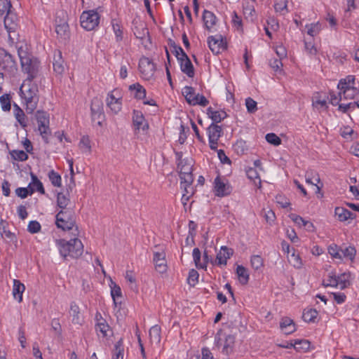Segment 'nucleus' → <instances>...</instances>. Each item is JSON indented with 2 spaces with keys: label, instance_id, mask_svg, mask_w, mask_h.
<instances>
[{
  "label": "nucleus",
  "instance_id": "1",
  "mask_svg": "<svg viewBox=\"0 0 359 359\" xmlns=\"http://www.w3.org/2000/svg\"><path fill=\"white\" fill-rule=\"evenodd\" d=\"M28 75L27 80L22 84L20 92L22 98L25 100L26 111L28 114H32L36 109L39 102V89L35 83L32 81L34 78L30 79Z\"/></svg>",
  "mask_w": 359,
  "mask_h": 359
},
{
  "label": "nucleus",
  "instance_id": "2",
  "mask_svg": "<svg viewBox=\"0 0 359 359\" xmlns=\"http://www.w3.org/2000/svg\"><path fill=\"white\" fill-rule=\"evenodd\" d=\"M15 46L18 55L20 60L22 69L32 78H35L38 72V65L36 61L32 58L29 53L27 44L25 41L18 43Z\"/></svg>",
  "mask_w": 359,
  "mask_h": 359
},
{
  "label": "nucleus",
  "instance_id": "3",
  "mask_svg": "<svg viewBox=\"0 0 359 359\" xmlns=\"http://www.w3.org/2000/svg\"><path fill=\"white\" fill-rule=\"evenodd\" d=\"M56 243L61 256L64 258H78L83 252V243L78 238H75L69 241L64 239L56 240Z\"/></svg>",
  "mask_w": 359,
  "mask_h": 359
},
{
  "label": "nucleus",
  "instance_id": "4",
  "mask_svg": "<svg viewBox=\"0 0 359 359\" xmlns=\"http://www.w3.org/2000/svg\"><path fill=\"white\" fill-rule=\"evenodd\" d=\"M55 224L57 228L64 231L73 229L76 226L74 212L73 209L60 210L56 215Z\"/></svg>",
  "mask_w": 359,
  "mask_h": 359
},
{
  "label": "nucleus",
  "instance_id": "5",
  "mask_svg": "<svg viewBox=\"0 0 359 359\" xmlns=\"http://www.w3.org/2000/svg\"><path fill=\"white\" fill-rule=\"evenodd\" d=\"M99 22L100 16L94 10L83 11L80 17L81 25L87 31L93 30L98 26Z\"/></svg>",
  "mask_w": 359,
  "mask_h": 359
},
{
  "label": "nucleus",
  "instance_id": "6",
  "mask_svg": "<svg viewBox=\"0 0 359 359\" xmlns=\"http://www.w3.org/2000/svg\"><path fill=\"white\" fill-rule=\"evenodd\" d=\"M67 17V13L61 11L57 13L55 19V32L57 36L62 40H67L70 36L69 27L66 20Z\"/></svg>",
  "mask_w": 359,
  "mask_h": 359
},
{
  "label": "nucleus",
  "instance_id": "7",
  "mask_svg": "<svg viewBox=\"0 0 359 359\" xmlns=\"http://www.w3.org/2000/svg\"><path fill=\"white\" fill-rule=\"evenodd\" d=\"M193 159L187 158L177 163V168L180 170V177L182 183H193Z\"/></svg>",
  "mask_w": 359,
  "mask_h": 359
},
{
  "label": "nucleus",
  "instance_id": "8",
  "mask_svg": "<svg viewBox=\"0 0 359 359\" xmlns=\"http://www.w3.org/2000/svg\"><path fill=\"white\" fill-rule=\"evenodd\" d=\"M38 123V130L42 138L47 142L48 137L50 134L49 128V115L43 111H37L35 114Z\"/></svg>",
  "mask_w": 359,
  "mask_h": 359
},
{
  "label": "nucleus",
  "instance_id": "9",
  "mask_svg": "<svg viewBox=\"0 0 359 359\" xmlns=\"http://www.w3.org/2000/svg\"><path fill=\"white\" fill-rule=\"evenodd\" d=\"M209 146L212 150H217L218 140L223 135L222 128L220 126L214 123L208 128Z\"/></svg>",
  "mask_w": 359,
  "mask_h": 359
},
{
  "label": "nucleus",
  "instance_id": "10",
  "mask_svg": "<svg viewBox=\"0 0 359 359\" xmlns=\"http://www.w3.org/2000/svg\"><path fill=\"white\" fill-rule=\"evenodd\" d=\"M155 69V65L149 57H142L140 58L139 70L144 79L149 80L153 76Z\"/></svg>",
  "mask_w": 359,
  "mask_h": 359
},
{
  "label": "nucleus",
  "instance_id": "11",
  "mask_svg": "<svg viewBox=\"0 0 359 359\" xmlns=\"http://www.w3.org/2000/svg\"><path fill=\"white\" fill-rule=\"evenodd\" d=\"M107 105L111 111L117 114L121 109V96L118 89H114L108 93L107 98Z\"/></svg>",
  "mask_w": 359,
  "mask_h": 359
},
{
  "label": "nucleus",
  "instance_id": "12",
  "mask_svg": "<svg viewBox=\"0 0 359 359\" xmlns=\"http://www.w3.org/2000/svg\"><path fill=\"white\" fill-rule=\"evenodd\" d=\"M210 49L214 54H218L226 48V42L221 34L210 36L208 38Z\"/></svg>",
  "mask_w": 359,
  "mask_h": 359
},
{
  "label": "nucleus",
  "instance_id": "13",
  "mask_svg": "<svg viewBox=\"0 0 359 359\" xmlns=\"http://www.w3.org/2000/svg\"><path fill=\"white\" fill-rule=\"evenodd\" d=\"M90 110L93 121H97V124L101 125L100 119L104 116L102 101L97 97H94L91 102Z\"/></svg>",
  "mask_w": 359,
  "mask_h": 359
},
{
  "label": "nucleus",
  "instance_id": "14",
  "mask_svg": "<svg viewBox=\"0 0 359 359\" xmlns=\"http://www.w3.org/2000/svg\"><path fill=\"white\" fill-rule=\"evenodd\" d=\"M215 191L216 196L223 197L230 194L231 189L228 183L218 176L215 180Z\"/></svg>",
  "mask_w": 359,
  "mask_h": 359
},
{
  "label": "nucleus",
  "instance_id": "15",
  "mask_svg": "<svg viewBox=\"0 0 359 359\" xmlns=\"http://www.w3.org/2000/svg\"><path fill=\"white\" fill-rule=\"evenodd\" d=\"M233 250L226 246H222L217 252L215 263L217 265H226L227 259L233 255Z\"/></svg>",
  "mask_w": 359,
  "mask_h": 359
},
{
  "label": "nucleus",
  "instance_id": "16",
  "mask_svg": "<svg viewBox=\"0 0 359 359\" xmlns=\"http://www.w3.org/2000/svg\"><path fill=\"white\" fill-rule=\"evenodd\" d=\"M178 61L180 65L181 71L186 74L189 77H194V68L188 55L186 53H184L182 57H180Z\"/></svg>",
  "mask_w": 359,
  "mask_h": 359
},
{
  "label": "nucleus",
  "instance_id": "17",
  "mask_svg": "<svg viewBox=\"0 0 359 359\" xmlns=\"http://www.w3.org/2000/svg\"><path fill=\"white\" fill-rule=\"evenodd\" d=\"M154 262L157 271L163 273L167 270L165 253L163 251L156 252L154 254Z\"/></svg>",
  "mask_w": 359,
  "mask_h": 359
},
{
  "label": "nucleus",
  "instance_id": "18",
  "mask_svg": "<svg viewBox=\"0 0 359 359\" xmlns=\"http://www.w3.org/2000/svg\"><path fill=\"white\" fill-rule=\"evenodd\" d=\"M53 65V70L56 74L61 75L64 73L65 69V62L62 59V52L59 50L54 52Z\"/></svg>",
  "mask_w": 359,
  "mask_h": 359
},
{
  "label": "nucleus",
  "instance_id": "19",
  "mask_svg": "<svg viewBox=\"0 0 359 359\" xmlns=\"http://www.w3.org/2000/svg\"><path fill=\"white\" fill-rule=\"evenodd\" d=\"M133 24V32L137 39L142 40L149 36V29L144 22L134 21Z\"/></svg>",
  "mask_w": 359,
  "mask_h": 359
},
{
  "label": "nucleus",
  "instance_id": "20",
  "mask_svg": "<svg viewBox=\"0 0 359 359\" xmlns=\"http://www.w3.org/2000/svg\"><path fill=\"white\" fill-rule=\"evenodd\" d=\"M133 122L135 129L137 130L142 128L143 131H145L149 128L148 123L145 121V118L142 113L140 111H133Z\"/></svg>",
  "mask_w": 359,
  "mask_h": 359
},
{
  "label": "nucleus",
  "instance_id": "21",
  "mask_svg": "<svg viewBox=\"0 0 359 359\" xmlns=\"http://www.w3.org/2000/svg\"><path fill=\"white\" fill-rule=\"evenodd\" d=\"M69 314L72 316V321L74 324L81 325L84 319L81 313L79 306L74 302H72L70 304Z\"/></svg>",
  "mask_w": 359,
  "mask_h": 359
},
{
  "label": "nucleus",
  "instance_id": "22",
  "mask_svg": "<svg viewBox=\"0 0 359 359\" xmlns=\"http://www.w3.org/2000/svg\"><path fill=\"white\" fill-rule=\"evenodd\" d=\"M72 187L71 186L67 189V193L65 194L63 192H59L57 195V206L61 210L70 209L67 208L68 205L70 203V199L69 198V192L71 191Z\"/></svg>",
  "mask_w": 359,
  "mask_h": 359
},
{
  "label": "nucleus",
  "instance_id": "23",
  "mask_svg": "<svg viewBox=\"0 0 359 359\" xmlns=\"http://www.w3.org/2000/svg\"><path fill=\"white\" fill-rule=\"evenodd\" d=\"M280 327L285 334H292L296 330L295 323L292 319L287 317L281 319Z\"/></svg>",
  "mask_w": 359,
  "mask_h": 359
},
{
  "label": "nucleus",
  "instance_id": "24",
  "mask_svg": "<svg viewBox=\"0 0 359 359\" xmlns=\"http://www.w3.org/2000/svg\"><path fill=\"white\" fill-rule=\"evenodd\" d=\"M334 213L340 222H345L348 219H353L356 216L355 214L343 207H337Z\"/></svg>",
  "mask_w": 359,
  "mask_h": 359
},
{
  "label": "nucleus",
  "instance_id": "25",
  "mask_svg": "<svg viewBox=\"0 0 359 359\" xmlns=\"http://www.w3.org/2000/svg\"><path fill=\"white\" fill-rule=\"evenodd\" d=\"M25 290V287L23 283H22L19 280H13V295L18 302H21L22 301V294Z\"/></svg>",
  "mask_w": 359,
  "mask_h": 359
},
{
  "label": "nucleus",
  "instance_id": "26",
  "mask_svg": "<svg viewBox=\"0 0 359 359\" xmlns=\"http://www.w3.org/2000/svg\"><path fill=\"white\" fill-rule=\"evenodd\" d=\"M207 114L215 124L221 122L227 116L224 111H215L212 107L208 108Z\"/></svg>",
  "mask_w": 359,
  "mask_h": 359
},
{
  "label": "nucleus",
  "instance_id": "27",
  "mask_svg": "<svg viewBox=\"0 0 359 359\" xmlns=\"http://www.w3.org/2000/svg\"><path fill=\"white\" fill-rule=\"evenodd\" d=\"M111 26L116 36V41L117 42L121 41L123 39V31L121 22L118 20L113 19L111 20Z\"/></svg>",
  "mask_w": 359,
  "mask_h": 359
},
{
  "label": "nucleus",
  "instance_id": "28",
  "mask_svg": "<svg viewBox=\"0 0 359 359\" xmlns=\"http://www.w3.org/2000/svg\"><path fill=\"white\" fill-rule=\"evenodd\" d=\"M239 282L242 285H246L249 281V273L246 268L241 265H238L236 271Z\"/></svg>",
  "mask_w": 359,
  "mask_h": 359
},
{
  "label": "nucleus",
  "instance_id": "29",
  "mask_svg": "<svg viewBox=\"0 0 359 359\" xmlns=\"http://www.w3.org/2000/svg\"><path fill=\"white\" fill-rule=\"evenodd\" d=\"M129 90L135 92L134 95L137 99L142 100L146 97L145 88L138 83L130 85Z\"/></svg>",
  "mask_w": 359,
  "mask_h": 359
},
{
  "label": "nucleus",
  "instance_id": "30",
  "mask_svg": "<svg viewBox=\"0 0 359 359\" xmlns=\"http://www.w3.org/2000/svg\"><path fill=\"white\" fill-rule=\"evenodd\" d=\"M203 18L205 27L210 30L215 24L216 17L212 12L205 10Z\"/></svg>",
  "mask_w": 359,
  "mask_h": 359
},
{
  "label": "nucleus",
  "instance_id": "31",
  "mask_svg": "<svg viewBox=\"0 0 359 359\" xmlns=\"http://www.w3.org/2000/svg\"><path fill=\"white\" fill-rule=\"evenodd\" d=\"M31 178H32V182L29 185V189L30 190V188H33L34 190L36 189L37 191H39L41 194H44L45 190H44V188H43V184L41 183V182L33 173H31Z\"/></svg>",
  "mask_w": 359,
  "mask_h": 359
},
{
  "label": "nucleus",
  "instance_id": "32",
  "mask_svg": "<svg viewBox=\"0 0 359 359\" xmlns=\"http://www.w3.org/2000/svg\"><path fill=\"white\" fill-rule=\"evenodd\" d=\"M340 253L342 255V258H346L353 261L355 258L356 250L354 247L348 246L345 248H340Z\"/></svg>",
  "mask_w": 359,
  "mask_h": 359
},
{
  "label": "nucleus",
  "instance_id": "33",
  "mask_svg": "<svg viewBox=\"0 0 359 359\" xmlns=\"http://www.w3.org/2000/svg\"><path fill=\"white\" fill-rule=\"evenodd\" d=\"M182 94L184 96L187 102L191 104V105H194V95H196L195 93V90L193 87L191 86H185L183 89H182Z\"/></svg>",
  "mask_w": 359,
  "mask_h": 359
},
{
  "label": "nucleus",
  "instance_id": "34",
  "mask_svg": "<svg viewBox=\"0 0 359 359\" xmlns=\"http://www.w3.org/2000/svg\"><path fill=\"white\" fill-rule=\"evenodd\" d=\"M113 352L114 359H123L124 346L122 339L116 342Z\"/></svg>",
  "mask_w": 359,
  "mask_h": 359
},
{
  "label": "nucleus",
  "instance_id": "35",
  "mask_svg": "<svg viewBox=\"0 0 359 359\" xmlns=\"http://www.w3.org/2000/svg\"><path fill=\"white\" fill-rule=\"evenodd\" d=\"M318 311L316 309H309L304 310L302 315V318L305 322H314L317 318Z\"/></svg>",
  "mask_w": 359,
  "mask_h": 359
},
{
  "label": "nucleus",
  "instance_id": "36",
  "mask_svg": "<svg viewBox=\"0 0 359 359\" xmlns=\"http://www.w3.org/2000/svg\"><path fill=\"white\" fill-rule=\"evenodd\" d=\"M354 81H355V76H352V75H349V76H346L345 79L340 80V81L338 84V88L339 89L352 88L353 87L351 86V85L354 83Z\"/></svg>",
  "mask_w": 359,
  "mask_h": 359
},
{
  "label": "nucleus",
  "instance_id": "37",
  "mask_svg": "<svg viewBox=\"0 0 359 359\" xmlns=\"http://www.w3.org/2000/svg\"><path fill=\"white\" fill-rule=\"evenodd\" d=\"M149 337L151 341L158 343L161 340V327L157 325L151 327L149 330Z\"/></svg>",
  "mask_w": 359,
  "mask_h": 359
},
{
  "label": "nucleus",
  "instance_id": "38",
  "mask_svg": "<svg viewBox=\"0 0 359 359\" xmlns=\"http://www.w3.org/2000/svg\"><path fill=\"white\" fill-rule=\"evenodd\" d=\"M48 178L51 182V184L56 187H60L62 185V178L61 176L54 171L53 170H50L48 172Z\"/></svg>",
  "mask_w": 359,
  "mask_h": 359
},
{
  "label": "nucleus",
  "instance_id": "39",
  "mask_svg": "<svg viewBox=\"0 0 359 359\" xmlns=\"http://www.w3.org/2000/svg\"><path fill=\"white\" fill-rule=\"evenodd\" d=\"M348 278L349 275L346 273H342L340 276H336L337 287L341 290L346 288L349 285Z\"/></svg>",
  "mask_w": 359,
  "mask_h": 359
},
{
  "label": "nucleus",
  "instance_id": "40",
  "mask_svg": "<svg viewBox=\"0 0 359 359\" xmlns=\"http://www.w3.org/2000/svg\"><path fill=\"white\" fill-rule=\"evenodd\" d=\"M14 116L22 128H25L27 126V118L22 109H17Z\"/></svg>",
  "mask_w": 359,
  "mask_h": 359
},
{
  "label": "nucleus",
  "instance_id": "41",
  "mask_svg": "<svg viewBox=\"0 0 359 359\" xmlns=\"http://www.w3.org/2000/svg\"><path fill=\"white\" fill-rule=\"evenodd\" d=\"M246 174L249 179L254 180V183L255 184H257V183H258L259 185L261 184L260 177L256 168H248L246 171Z\"/></svg>",
  "mask_w": 359,
  "mask_h": 359
},
{
  "label": "nucleus",
  "instance_id": "42",
  "mask_svg": "<svg viewBox=\"0 0 359 359\" xmlns=\"http://www.w3.org/2000/svg\"><path fill=\"white\" fill-rule=\"evenodd\" d=\"M125 278L126 280L130 284V287L132 290L136 291L137 289L136 285V278L134 275V272L130 270H127L126 272Z\"/></svg>",
  "mask_w": 359,
  "mask_h": 359
},
{
  "label": "nucleus",
  "instance_id": "43",
  "mask_svg": "<svg viewBox=\"0 0 359 359\" xmlns=\"http://www.w3.org/2000/svg\"><path fill=\"white\" fill-rule=\"evenodd\" d=\"M79 147L83 152L90 153V140L88 136H83L79 142Z\"/></svg>",
  "mask_w": 359,
  "mask_h": 359
},
{
  "label": "nucleus",
  "instance_id": "44",
  "mask_svg": "<svg viewBox=\"0 0 359 359\" xmlns=\"http://www.w3.org/2000/svg\"><path fill=\"white\" fill-rule=\"evenodd\" d=\"M294 344L296 345L295 349L299 351H306L310 348V342L306 339L294 340Z\"/></svg>",
  "mask_w": 359,
  "mask_h": 359
},
{
  "label": "nucleus",
  "instance_id": "45",
  "mask_svg": "<svg viewBox=\"0 0 359 359\" xmlns=\"http://www.w3.org/2000/svg\"><path fill=\"white\" fill-rule=\"evenodd\" d=\"M14 160L24 161L28 158V155L22 150H13L10 152Z\"/></svg>",
  "mask_w": 359,
  "mask_h": 359
},
{
  "label": "nucleus",
  "instance_id": "46",
  "mask_svg": "<svg viewBox=\"0 0 359 359\" xmlns=\"http://www.w3.org/2000/svg\"><path fill=\"white\" fill-rule=\"evenodd\" d=\"M340 90H342L344 99H354L359 92L356 88H343Z\"/></svg>",
  "mask_w": 359,
  "mask_h": 359
},
{
  "label": "nucleus",
  "instance_id": "47",
  "mask_svg": "<svg viewBox=\"0 0 359 359\" xmlns=\"http://www.w3.org/2000/svg\"><path fill=\"white\" fill-rule=\"evenodd\" d=\"M8 34V41L11 45L16 46L18 43H21L22 41L20 40V36L18 33H17L16 29L13 30H7Z\"/></svg>",
  "mask_w": 359,
  "mask_h": 359
},
{
  "label": "nucleus",
  "instance_id": "48",
  "mask_svg": "<svg viewBox=\"0 0 359 359\" xmlns=\"http://www.w3.org/2000/svg\"><path fill=\"white\" fill-rule=\"evenodd\" d=\"M1 108L4 111L11 110V100L9 95L4 94L0 97Z\"/></svg>",
  "mask_w": 359,
  "mask_h": 359
},
{
  "label": "nucleus",
  "instance_id": "49",
  "mask_svg": "<svg viewBox=\"0 0 359 359\" xmlns=\"http://www.w3.org/2000/svg\"><path fill=\"white\" fill-rule=\"evenodd\" d=\"M287 1H277L275 3L273 7L277 13H280L281 15H285L288 12Z\"/></svg>",
  "mask_w": 359,
  "mask_h": 359
},
{
  "label": "nucleus",
  "instance_id": "50",
  "mask_svg": "<svg viewBox=\"0 0 359 359\" xmlns=\"http://www.w3.org/2000/svg\"><path fill=\"white\" fill-rule=\"evenodd\" d=\"M257 103L251 97L245 99V106L249 113L253 114L257 110Z\"/></svg>",
  "mask_w": 359,
  "mask_h": 359
},
{
  "label": "nucleus",
  "instance_id": "51",
  "mask_svg": "<svg viewBox=\"0 0 359 359\" xmlns=\"http://www.w3.org/2000/svg\"><path fill=\"white\" fill-rule=\"evenodd\" d=\"M232 24L233 26L238 31L243 30L242 19L238 15L236 12L233 11L232 14Z\"/></svg>",
  "mask_w": 359,
  "mask_h": 359
},
{
  "label": "nucleus",
  "instance_id": "52",
  "mask_svg": "<svg viewBox=\"0 0 359 359\" xmlns=\"http://www.w3.org/2000/svg\"><path fill=\"white\" fill-rule=\"evenodd\" d=\"M251 266L255 270H258L263 266V259L259 255H253L250 259Z\"/></svg>",
  "mask_w": 359,
  "mask_h": 359
},
{
  "label": "nucleus",
  "instance_id": "53",
  "mask_svg": "<svg viewBox=\"0 0 359 359\" xmlns=\"http://www.w3.org/2000/svg\"><path fill=\"white\" fill-rule=\"evenodd\" d=\"M266 140L274 145V146H278L281 144V140L280 138L276 135L275 133H268L266 135Z\"/></svg>",
  "mask_w": 359,
  "mask_h": 359
},
{
  "label": "nucleus",
  "instance_id": "54",
  "mask_svg": "<svg viewBox=\"0 0 359 359\" xmlns=\"http://www.w3.org/2000/svg\"><path fill=\"white\" fill-rule=\"evenodd\" d=\"M11 1H0V17L4 14L8 15L11 12Z\"/></svg>",
  "mask_w": 359,
  "mask_h": 359
},
{
  "label": "nucleus",
  "instance_id": "55",
  "mask_svg": "<svg viewBox=\"0 0 359 359\" xmlns=\"http://www.w3.org/2000/svg\"><path fill=\"white\" fill-rule=\"evenodd\" d=\"M110 287L111 295L114 299V303L116 304V298L121 297V287L114 282H111Z\"/></svg>",
  "mask_w": 359,
  "mask_h": 359
},
{
  "label": "nucleus",
  "instance_id": "56",
  "mask_svg": "<svg viewBox=\"0 0 359 359\" xmlns=\"http://www.w3.org/2000/svg\"><path fill=\"white\" fill-rule=\"evenodd\" d=\"M328 252L332 257L339 259H342V255L340 253V248H338L337 245H330L328 248Z\"/></svg>",
  "mask_w": 359,
  "mask_h": 359
},
{
  "label": "nucleus",
  "instance_id": "57",
  "mask_svg": "<svg viewBox=\"0 0 359 359\" xmlns=\"http://www.w3.org/2000/svg\"><path fill=\"white\" fill-rule=\"evenodd\" d=\"M34 192V189L33 188H30V191L28 188H22L20 187L16 189L15 193L18 196L20 197L21 198H26L29 194H32Z\"/></svg>",
  "mask_w": 359,
  "mask_h": 359
},
{
  "label": "nucleus",
  "instance_id": "58",
  "mask_svg": "<svg viewBox=\"0 0 359 359\" xmlns=\"http://www.w3.org/2000/svg\"><path fill=\"white\" fill-rule=\"evenodd\" d=\"M198 273L195 269L190 270L189 273V276L187 278V282L191 286H194L197 282L198 278Z\"/></svg>",
  "mask_w": 359,
  "mask_h": 359
},
{
  "label": "nucleus",
  "instance_id": "59",
  "mask_svg": "<svg viewBox=\"0 0 359 359\" xmlns=\"http://www.w3.org/2000/svg\"><path fill=\"white\" fill-rule=\"evenodd\" d=\"M0 233L1 236L4 238H8L10 241H13L15 238V234L11 233L10 231L6 229L3 222L0 223Z\"/></svg>",
  "mask_w": 359,
  "mask_h": 359
},
{
  "label": "nucleus",
  "instance_id": "60",
  "mask_svg": "<svg viewBox=\"0 0 359 359\" xmlns=\"http://www.w3.org/2000/svg\"><path fill=\"white\" fill-rule=\"evenodd\" d=\"M4 61L8 63V65L10 68L16 69L17 63L14 58V57L9 53L5 52L4 57Z\"/></svg>",
  "mask_w": 359,
  "mask_h": 359
},
{
  "label": "nucleus",
  "instance_id": "61",
  "mask_svg": "<svg viewBox=\"0 0 359 359\" xmlns=\"http://www.w3.org/2000/svg\"><path fill=\"white\" fill-rule=\"evenodd\" d=\"M201 256V253L200 250L197 248H194L193 250V258H194L195 264L197 267L204 268V267H205V264L202 265L200 263Z\"/></svg>",
  "mask_w": 359,
  "mask_h": 359
},
{
  "label": "nucleus",
  "instance_id": "62",
  "mask_svg": "<svg viewBox=\"0 0 359 359\" xmlns=\"http://www.w3.org/2000/svg\"><path fill=\"white\" fill-rule=\"evenodd\" d=\"M27 230L31 233H38L41 230V224L37 221H31L28 224Z\"/></svg>",
  "mask_w": 359,
  "mask_h": 359
},
{
  "label": "nucleus",
  "instance_id": "63",
  "mask_svg": "<svg viewBox=\"0 0 359 359\" xmlns=\"http://www.w3.org/2000/svg\"><path fill=\"white\" fill-rule=\"evenodd\" d=\"M4 26L6 30H13L17 29V24L14 22L11 17L6 15L4 18Z\"/></svg>",
  "mask_w": 359,
  "mask_h": 359
},
{
  "label": "nucleus",
  "instance_id": "64",
  "mask_svg": "<svg viewBox=\"0 0 359 359\" xmlns=\"http://www.w3.org/2000/svg\"><path fill=\"white\" fill-rule=\"evenodd\" d=\"M290 263L295 268H300L302 265L301 258L298 255L292 253L289 258Z\"/></svg>",
  "mask_w": 359,
  "mask_h": 359
}]
</instances>
